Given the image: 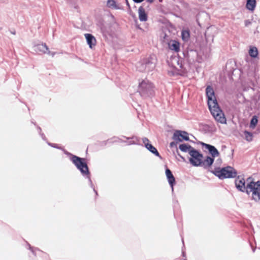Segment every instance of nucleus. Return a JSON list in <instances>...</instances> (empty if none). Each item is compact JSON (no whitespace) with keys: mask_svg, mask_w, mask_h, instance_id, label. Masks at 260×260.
<instances>
[{"mask_svg":"<svg viewBox=\"0 0 260 260\" xmlns=\"http://www.w3.org/2000/svg\"><path fill=\"white\" fill-rule=\"evenodd\" d=\"M206 94L207 98L209 109L215 119L221 124H226V119L224 113L220 109L216 99L213 87L208 85L206 88Z\"/></svg>","mask_w":260,"mask_h":260,"instance_id":"1","label":"nucleus"},{"mask_svg":"<svg viewBox=\"0 0 260 260\" xmlns=\"http://www.w3.org/2000/svg\"><path fill=\"white\" fill-rule=\"evenodd\" d=\"M64 153L69 157L70 160L80 172L84 178L88 179L90 187L92 189L94 188L90 178L91 174L86 161V158L74 155L67 150H64Z\"/></svg>","mask_w":260,"mask_h":260,"instance_id":"2","label":"nucleus"},{"mask_svg":"<svg viewBox=\"0 0 260 260\" xmlns=\"http://www.w3.org/2000/svg\"><path fill=\"white\" fill-rule=\"evenodd\" d=\"M236 188L240 191L245 192L247 195L252 193L253 187L257 185V181H254L253 178L249 177L246 180L241 176H238L235 180Z\"/></svg>","mask_w":260,"mask_h":260,"instance_id":"3","label":"nucleus"},{"mask_svg":"<svg viewBox=\"0 0 260 260\" xmlns=\"http://www.w3.org/2000/svg\"><path fill=\"white\" fill-rule=\"evenodd\" d=\"M210 172L221 180L234 178L237 175V171L236 169L230 166L222 168L215 167L213 170H211Z\"/></svg>","mask_w":260,"mask_h":260,"instance_id":"4","label":"nucleus"},{"mask_svg":"<svg viewBox=\"0 0 260 260\" xmlns=\"http://www.w3.org/2000/svg\"><path fill=\"white\" fill-rule=\"evenodd\" d=\"M154 86L148 80H142L139 82L138 92L143 99L151 98L154 95Z\"/></svg>","mask_w":260,"mask_h":260,"instance_id":"5","label":"nucleus"},{"mask_svg":"<svg viewBox=\"0 0 260 260\" xmlns=\"http://www.w3.org/2000/svg\"><path fill=\"white\" fill-rule=\"evenodd\" d=\"M156 57L154 55L150 56L139 62L137 64V70L141 72H149L155 68Z\"/></svg>","mask_w":260,"mask_h":260,"instance_id":"6","label":"nucleus"},{"mask_svg":"<svg viewBox=\"0 0 260 260\" xmlns=\"http://www.w3.org/2000/svg\"><path fill=\"white\" fill-rule=\"evenodd\" d=\"M190 157L189 158V162L194 167H200L202 163L203 154L199 150L193 149L191 150L189 154Z\"/></svg>","mask_w":260,"mask_h":260,"instance_id":"7","label":"nucleus"},{"mask_svg":"<svg viewBox=\"0 0 260 260\" xmlns=\"http://www.w3.org/2000/svg\"><path fill=\"white\" fill-rule=\"evenodd\" d=\"M172 139L178 142H182L183 141H189L188 133L181 130H176L173 134Z\"/></svg>","mask_w":260,"mask_h":260,"instance_id":"8","label":"nucleus"},{"mask_svg":"<svg viewBox=\"0 0 260 260\" xmlns=\"http://www.w3.org/2000/svg\"><path fill=\"white\" fill-rule=\"evenodd\" d=\"M33 50L37 53H46L53 56L55 52H51L49 50V48L45 43L35 44L33 46Z\"/></svg>","mask_w":260,"mask_h":260,"instance_id":"9","label":"nucleus"},{"mask_svg":"<svg viewBox=\"0 0 260 260\" xmlns=\"http://www.w3.org/2000/svg\"><path fill=\"white\" fill-rule=\"evenodd\" d=\"M200 144L205 149V151H206V150L208 151L211 157L215 158L219 156V152L214 146L202 142H200Z\"/></svg>","mask_w":260,"mask_h":260,"instance_id":"10","label":"nucleus"},{"mask_svg":"<svg viewBox=\"0 0 260 260\" xmlns=\"http://www.w3.org/2000/svg\"><path fill=\"white\" fill-rule=\"evenodd\" d=\"M166 175L168 182L172 188V190L173 191V186L176 184L175 178L172 171L167 167V166H166Z\"/></svg>","mask_w":260,"mask_h":260,"instance_id":"11","label":"nucleus"},{"mask_svg":"<svg viewBox=\"0 0 260 260\" xmlns=\"http://www.w3.org/2000/svg\"><path fill=\"white\" fill-rule=\"evenodd\" d=\"M169 49L174 51L175 52H178L180 51V43L178 41L175 40H170L167 42Z\"/></svg>","mask_w":260,"mask_h":260,"instance_id":"12","label":"nucleus"},{"mask_svg":"<svg viewBox=\"0 0 260 260\" xmlns=\"http://www.w3.org/2000/svg\"><path fill=\"white\" fill-rule=\"evenodd\" d=\"M259 180L257 181V185L255 187H253V191L251 194V200L255 202H259L260 201V193L259 191H256L257 189H259Z\"/></svg>","mask_w":260,"mask_h":260,"instance_id":"13","label":"nucleus"},{"mask_svg":"<svg viewBox=\"0 0 260 260\" xmlns=\"http://www.w3.org/2000/svg\"><path fill=\"white\" fill-rule=\"evenodd\" d=\"M214 157L210 156H207L204 160L202 159V163L200 166L203 167L205 169L210 168L213 165L214 161Z\"/></svg>","mask_w":260,"mask_h":260,"instance_id":"14","label":"nucleus"},{"mask_svg":"<svg viewBox=\"0 0 260 260\" xmlns=\"http://www.w3.org/2000/svg\"><path fill=\"white\" fill-rule=\"evenodd\" d=\"M87 44L90 48L92 49L95 46L96 39L94 37L90 34H85L84 35Z\"/></svg>","mask_w":260,"mask_h":260,"instance_id":"15","label":"nucleus"},{"mask_svg":"<svg viewBox=\"0 0 260 260\" xmlns=\"http://www.w3.org/2000/svg\"><path fill=\"white\" fill-rule=\"evenodd\" d=\"M139 18L140 21H146L147 20L148 16L144 8L140 6L138 9Z\"/></svg>","mask_w":260,"mask_h":260,"instance_id":"16","label":"nucleus"},{"mask_svg":"<svg viewBox=\"0 0 260 260\" xmlns=\"http://www.w3.org/2000/svg\"><path fill=\"white\" fill-rule=\"evenodd\" d=\"M145 148L154 155L160 158H161V156L160 155L156 148L151 144H147Z\"/></svg>","mask_w":260,"mask_h":260,"instance_id":"17","label":"nucleus"},{"mask_svg":"<svg viewBox=\"0 0 260 260\" xmlns=\"http://www.w3.org/2000/svg\"><path fill=\"white\" fill-rule=\"evenodd\" d=\"M256 0H247L246 4V8L253 12L256 7Z\"/></svg>","mask_w":260,"mask_h":260,"instance_id":"18","label":"nucleus"},{"mask_svg":"<svg viewBox=\"0 0 260 260\" xmlns=\"http://www.w3.org/2000/svg\"><path fill=\"white\" fill-rule=\"evenodd\" d=\"M179 149L182 152H187L189 154L190 151L193 150L194 148L188 144L183 143L179 145Z\"/></svg>","mask_w":260,"mask_h":260,"instance_id":"19","label":"nucleus"},{"mask_svg":"<svg viewBox=\"0 0 260 260\" xmlns=\"http://www.w3.org/2000/svg\"><path fill=\"white\" fill-rule=\"evenodd\" d=\"M258 51L256 47H250L249 50V55L252 58H256L258 56Z\"/></svg>","mask_w":260,"mask_h":260,"instance_id":"20","label":"nucleus"},{"mask_svg":"<svg viewBox=\"0 0 260 260\" xmlns=\"http://www.w3.org/2000/svg\"><path fill=\"white\" fill-rule=\"evenodd\" d=\"M181 38L183 41H187L190 38V31L189 30H183L181 32Z\"/></svg>","mask_w":260,"mask_h":260,"instance_id":"21","label":"nucleus"},{"mask_svg":"<svg viewBox=\"0 0 260 260\" xmlns=\"http://www.w3.org/2000/svg\"><path fill=\"white\" fill-rule=\"evenodd\" d=\"M122 137H123L124 138H125L127 140H133V141H134V142L136 143V142L137 144H136L135 145H141L142 146H143L142 144L140 143V138L138 137L137 136H133L132 137H127L124 136H122Z\"/></svg>","mask_w":260,"mask_h":260,"instance_id":"22","label":"nucleus"},{"mask_svg":"<svg viewBox=\"0 0 260 260\" xmlns=\"http://www.w3.org/2000/svg\"><path fill=\"white\" fill-rule=\"evenodd\" d=\"M107 5L109 8L115 9L116 10L120 9V8L116 5V2L115 0H108Z\"/></svg>","mask_w":260,"mask_h":260,"instance_id":"23","label":"nucleus"},{"mask_svg":"<svg viewBox=\"0 0 260 260\" xmlns=\"http://www.w3.org/2000/svg\"><path fill=\"white\" fill-rule=\"evenodd\" d=\"M258 122L257 117L256 115H254L252 117L250 121V127L254 128L256 126Z\"/></svg>","mask_w":260,"mask_h":260,"instance_id":"24","label":"nucleus"},{"mask_svg":"<svg viewBox=\"0 0 260 260\" xmlns=\"http://www.w3.org/2000/svg\"><path fill=\"white\" fill-rule=\"evenodd\" d=\"M244 134L245 136V138L246 141L248 142L252 141L253 139V134L251 132H249L247 131H245L244 132Z\"/></svg>","mask_w":260,"mask_h":260,"instance_id":"25","label":"nucleus"},{"mask_svg":"<svg viewBox=\"0 0 260 260\" xmlns=\"http://www.w3.org/2000/svg\"><path fill=\"white\" fill-rule=\"evenodd\" d=\"M27 244L28 246V249L31 251L32 253L35 256H36V251H41V252H43V251L40 250L38 248L34 247L31 246L29 243H27Z\"/></svg>","mask_w":260,"mask_h":260,"instance_id":"26","label":"nucleus"},{"mask_svg":"<svg viewBox=\"0 0 260 260\" xmlns=\"http://www.w3.org/2000/svg\"><path fill=\"white\" fill-rule=\"evenodd\" d=\"M47 144H48V145L49 146H51L52 147H53V148H56V149H58L62 150L63 152H64V150H66L65 149H63L61 147L58 146L56 144L51 143H50V142H47Z\"/></svg>","mask_w":260,"mask_h":260,"instance_id":"27","label":"nucleus"},{"mask_svg":"<svg viewBox=\"0 0 260 260\" xmlns=\"http://www.w3.org/2000/svg\"><path fill=\"white\" fill-rule=\"evenodd\" d=\"M117 139H119V141L121 142H122V143H127V145H135L136 143V142H134V141H133V140H131V141H129L128 142H127L126 141H124V140H122L121 139H119L118 138H117Z\"/></svg>","mask_w":260,"mask_h":260,"instance_id":"28","label":"nucleus"},{"mask_svg":"<svg viewBox=\"0 0 260 260\" xmlns=\"http://www.w3.org/2000/svg\"><path fill=\"white\" fill-rule=\"evenodd\" d=\"M175 61H176L177 64L179 66V67L181 68V69H182L183 68V64L182 63V62L180 61V59L179 58H177L176 59H174Z\"/></svg>","mask_w":260,"mask_h":260,"instance_id":"29","label":"nucleus"},{"mask_svg":"<svg viewBox=\"0 0 260 260\" xmlns=\"http://www.w3.org/2000/svg\"><path fill=\"white\" fill-rule=\"evenodd\" d=\"M142 141H143V143H144V146L146 147V145L147 144H150L149 143V140H148V138H146V137H144L142 139Z\"/></svg>","mask_w":260,"mask_h":260,"instance_id":"30","label":"nucleus"},{"mask_svg":"<svg viewBox=\"0 0 260 260\" xmlns=\"http://www.w3.org/2000/svg\"><path fill=\"white\" fill-rule=\"evenodd\" d=\"M178 142L177 141H173V142H172L170 143V146L171 147H177V144Z\"/></svg>","mask_w":260,"mask_h":260,"instance_id":"31","label":"nucleus"},{"mask_svg":"<svg viewBox=\"0 0 260 260\" xmlns=\"http://www.w3.org/2000/svg\"><path fill=\"white\" fill-rule=\"evenodd\" d=\"M244 24L246 26H248L251 24V21L248 19L245 20L244 21Z\"/></svg>","mask_w":260,"mask_h":260,"instance_id":"32","label":"nucleus"},{"mask_svg":"<svg viewBox=\"0 0 260 260\" xmlns=\"http://www.w3.org/2000/svg\"><path fill=\"white\" fill-rule=\"evenodd\" d=\"M169 36L167 34H165L164 37V42H167V43L170 41V40L168 39Z\"/></svg>","mask_w":260,"mask_h":260,"instance_id":"33","label":"nucleus"},{"mask_svg":"<svg viewBox=\"0 0 260 260\" xmlns=\"http://www.w3.org/2000/svg\"><path fill=\"white\" fill-rule=\"evenodd\" d=\"M177 155H178V156H179L183 161H185V158L182 156L179 152L178 150L177 149Z\"/></svg>","mask_w":260,"mask_h":260,"instance_id":"34","label":"nucleus"},{"mask_svg":"<svg viewBox=\"0 0 260 260\" xmlns=\"http://www.w3.org/2000/svg\"><path fill=\"white\" fill-rule=\"evenodd\" d=\"M40 135L41 136L42 139L44 140V141H47V139L45 136V135L43 133H41V134H40Z\"/></svg>","mask_w":260,"mask_h":260,"instance_id":"35","label":"nucleus"},{"mask_svg":"<svg viewBox=\"0 0 260 260\" xmlns=\"http://www.w3.org/2000/svg\"><path fill=\"white\" fill-rule=\"evenodd\" d=\"M250 245L251 247L252 250L253 252H254L256 249V247H253L251 243H250Z\"/></svg>","mask_w":260,"mask_h":260,"instance_id":"36","label":"nucleus"},{"mask_svg":"<svg viewBox=\"0 0 260 260\" xmlns=\"http://www.w3.org/2000/svg\"><path fill=\"white\" fill-rule=\"evenodd\" d=\"M133 2L135 3H142V2H143L144 0H133Z\"/></svg>","mask_w":260,"mask_h":260,"instance_id":"37","label":"nucleus"},{"mask_svg":"<svg viewBox=\"0 0 260 260\" xmlns=\"http://www.w3.org/2000/svg\"><path fill=\"white\" fill-rule=\"evenodd\" d=\"M37 129H38V133H39V134H41L42 133L41 128L39 126H37Z\"/></svg>","mask_w":260,"mask_h":260,"instance_id":"38","label":"nucleus"},{"mask_svg":"<svg viewBox=\"0 0 260 260\" xmlns=\"http://www.w3.org/2000/svg\"><path fill=\"white\" fill-rule=\"evenodd\" d=\"M182 255L183 257H185L186 256V253L185 252V251L182 249Z\"/></svg>","mask_w":260,"mask_h":260,"instance_id":"39","label":"nucleus"},{"mask_svg":"<svg viewBox=\"0 0 260 260\" xmlns=\"http://www.w3.org/2000/svg\"><path fill=\"white\" fill-rule=\"evenodd\" d=\"M126 5L128 6L129 9H131L130 5H129V3L127 0H126Z\"/></svg>","mask_w":260,"mask_h":260,"instance_id":"40","label":"nucleus"},{"mask_svg":"<svg viewBox=\"0 0 260 260\" xmlns=\"http://www.w3.org/2000/svg\"><path fill=\"white\" fill-rule=\"evenodd\" d=\"M93 191L95 192V195H96V196H98V191L95 190V188H93Z\"/></svg>","mask_w":260,"mask_h":260,"instance_id":"41","label":"nucleus"},{"mask_svg":"<svg viewBox=\"0 0 260 260\" xmlns=\"http://www.w3.org/2000/svg\"><path fill=\"white\" fill-rule=\"evenodd\" d=\"M190 52L194 53L196 55H197V52H196V51H195L194 50L191 49V50H190Z\"/></svg>","mask_w":260,"mask_h":260,"instance_id":"42","label":"nucleus"},{"mask_svg":"<svg viewBox=\"0 0 260 260\" xmlns=\"http://www.w3.org/2000/svg\"><path fill=\"white\" fill-rule=\"evenodd\" d=\"M146 1H147L148 3H152L154 2V0H146Z\"/></svg>","mask_w":260,"mask_h":260,"instance_id":"43","label":"nucleus"},{"mask_svg":"<svg viewBox=\"0 0 260 260\" xmlns=\"http://www.w3.org/2000/svg\"><path fill=\"white\" fill-rule=\"evenodd\" d=\"M102 32H103V34L104 36H106V34L105 33V32L104 31V30H103V29H102Z\"/></svg>","mask_w":260,"mask_h":260,"instance_id":"44","label":"nucleus"},{"mask_svg":"<svg viewBox=\"0 0 260 260\" xmlns=\"http://www.w3.org/2000/svg\"><path fill=\"white\" fill-rule=\"evenodd\" d=\"M32 123H33L35 125H36V123L35 122H34L32 120L31 121Z\"/></svg>","mask_w":260,"mask_h":260,"instance_id":"45","label":"nucleus"},{"mask_svg":"<svg viewBox=\"0 0 260 260\" xmlns=\"http://www.w3.org/2000/svg\"><path fill=\"white\" fill-rule=\"evenodd\" d=\"M259 189H257V190H256V191H259V193H260V180H259Z\"/></svg>","mask_w":260,"mask_h":260,"instance_id":"46","label":"nucleus"},{"mask_svg":"<svg viewBox=\"0 0 260 260\" xmlns=\"http://www.w3.org/2000/svg\"><path fill=\"white\" fill-rule=\"evenodd\" d=\"M182 243H183V246L184 247V241H183V239H182Z\"/></svg>","mask_w":260,"mask_h":260,"instance_id":"47","label":"nucleus"},{"mask_svg":"<svg viewBox=\"0 0 260 260\" xmlns=\"http://www.w3.org/2000/svg\"><path fill=\"white\" fill-rule=\"evenodd\" d=\"M162 0H159V2H161Z\"/></svg>","mask_w":260,"mask_h":260,"instance_id":"48","label":"nucleus"},{"mask_svg":"<svg viewBox=\"0 0 260 260\" xmlns=\"http://www.w3.org/2000/svg\"><path fill=\"white\" fill-rule=\"evenodd\" d=\"M184 260H187V259H186V258H185V259H184Z\"/></svg>","mask_w":260,"mask_h":260,"instance_id":"49","label":"nucleus"}]
</instances>
